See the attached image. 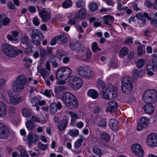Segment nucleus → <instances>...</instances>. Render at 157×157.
<instances>
[{
	"instance_id": "bb28decb",
	"label": "nucleus",
	"mask_w": 157,
	"mask_h": 157,
	"mask_svg": "<svg viewBox=\"0 0 157 157\" xmlns=\"http://www.w3.org/2000/svg\"><path fill=\"white\" fill-rule=\"evenodd\" d=\"M88 95L92 98L95 99L98 97V93L95 90L91 89L89 90L87 92Z\"/></svg>"
},
{
	"instance_id": "bf43d9fd",
	"label": "nucleus",
	"mask_w": 157,
	"mask_h": 157,
	"mask_svg": "<svg viewBox=\"0 0 157 157\" xmlns=\"http://www.w3.org/2000/svg\"><path fill=\"white\" fill-rule=\"evenodd\" d=\"M97 85L98 88H101L102 89L105 87H104V82L102 80L98 81L97 83Z\"/></svg>"
},
{
	"instance_id": "49530a36",
	"label": "nucleus",
	"mask_w": 157,
	"mask_h": 157,
	"mask_svg": "<svg viewBox=\"0 0 157 157\" xmlns=\"http://www.w3.org/2000/svg\"><path fill=\"white\" fill-rule=\"evenodd\" d=\"M136 17L138 19L142 21L143 24H144L145 23L146 20L142 14L141 13L137 14L136 15Z\"/></svg>"
},
{
	"instance_id": "ddd939ff",
	"label": "nucleus",
	"mask_w": 157,
	"mask_h": 157,
	"mask_svg": "<svg viewBox=\"0 0 157 157\" xmlns=\"http://www.w3.org/2000/svg\"><path fill=\"white\" fill-rule=\"evenodd\" d=\"M149 122V119L145 117H142L140 119L137 127L138 131H141L144 128L146 127Z\"/></svg>"
},
{
	"instance_id": "774afa93",
	"label": "nucleus",
	"mask_w": 157,
	"mask_h": 157,
	"mask_svg": "<svg viewBox=\"0 0 157 157\" xmlns=\"http://www.w3.org/2000/svg\"><path fill=\"white\" fill-rule=\"evenodd\" d=\"M151 24L155 27H157V20L155 19H151Z\"/></svg>"
},
{
	"instance_id": "864d4df0",
	"label": "nucleus",
	"mask_w": 157,
	"mask_h": 157,
	"mask_svg": "<svg viewBox=\"0 0 157 157\" xmlns=\"http://www.w3.org/2000/svg\"><path fill=\"white\" fill-rule=\"evenodd\" d=\"M129 5L131 7L133 8L134 10L138 11L139 10V9L137 6V4L134 2H131L129 3Z\"/></svg>"
},
{
	"instance_id": "2eb2a0df",
	"label": "nucleus",
	"mask_w": 157,
	"mask_h": 157,
	"mask_svg": "<svg viewBox=\"0 0 157 157\" xmlns=\"http://www.w3.org/2000/svg\"><path fill=\"white\" fill-rule=\"evenodd\" d=\"M8 129L2 123H0V139H5L9 135Z\"/></svg>"
},
{
	"instance_id": "aec40b11",
	"label": "nucleus",
	"mask_w": 157,
	"mask_h": 157,
	"mask_svg": "<svg viewBox=\"0 0 157 157\" xmlns=\"http://www.w3.org/2000/svg\"><path fill=\"white\" fill-rule=\"evenodd\" d=\"M145 70L144 69L139 70L135 69L132 71V76L134 78L142 77L145 75Z\"/></svg>"
},
{
	"instance_id": "37998d69",
	"label": "nucleus",
	"mask_w": 157,
	"mask_h": 157,
	"mask_svg": "<svg viewBox=\"0 0 157 157\" xmlns=\"http://www.w3.org/2000/svg\"><path fill=\"white\" fill-rule=\"evenodd\" d=\"M23 116L24 117H28L31 115V112L27 109H24L22 111Z\"/></svg>"
},
{
	"instance_id": "338daca9",
	"label": "nucleus",
	"mask_w": 157,
	"mask_h": 157,
	"mask_svg": "<svg viewBox=\"0 0 157 157\" xmlns=\"http://www.w3.org/2000/svg\"><path fill=\"white\" fill-rule=\"evenodd\" d=\"M10 33L14 38L17 37L19 35V32L17 31H12L10 32Z\"/></svg>"
},
{
	"instance_id": "680f3d73",
	"label": "nucleus",
	"mask_w": 157,
	"mask_h": 157,
	"mask_svg": "<svg viewBox=\"0 0 157 157\" xmlns=\"http://www.w3.org/2000/svg\"><path fill=\"white\" fill-rule=\"evenodd\" d=\"M133 43V40L131 37H130L127 38L125 41V44L128 45L132 44Z\"/></svg>"
},
{
	"instance_id": "79ce46f5",
	"label": "nucleus",
	"mask_w": 157,
	"mask_h": 157,
	"mask_svg": "<svg viewBox=\"0 0 157 157\" xmlns=\"http://www.w3.org/2000/svg\"><path fill=\"white\" fill-rule=\"evenodd\" d=\"M29 40V37L28 36L26 35H24L22 36L21 38V42L23 44H26Z\"/></svg>"
},
{
	"instance_id": "9b49d317",
	"label": "nucleus",
	"mask_w": 157,
	"mask_h": 157,
	"mask_svg": "<svg viewBox=\"0 0 157 157\" xmlns=\"http://www.w3.org/2000/svg\"><path fill=\"white\" fill-rule=\"evenodd\" d=\"M147 145L150 147H155L157 146V134L153 133L149 135L146 140Z\"/></svg>"
},
{
	"instance_id": "c756f323",
	"label": "nucleus",
	"mask_w": 157,
	"mask_h": 157,
	"mask_svg": "<svg viewBox=\"0 0 157 157\" xmlns=\"http://www.w3.org/2000/svg\"><path fill=\"white\" fill-rule=\"evenodd\" d=\"M86 15V11L84 9H81L79 12L78 16L81 19H84Z\"/></svg>"
},
{
	"instance_id": "8fccbe9b",
	"label": "nucleus",
	"mask_w": 157,
	"mask_h": 157,
	"mask_svg": "<svg viewBox=\"0 0 157 157\" xmlns=\"http://www.w3.org/2000/svg\"><path fill=\"white\" fill-rule=\"evenodd\" d=\"M78 19L76 18H72L68 20L67 23L70 25H74L77 23Z\"/></svg>"
},
{
	"instance_id": "0e129e2a",
	"label": "nucleus",
	"mask_w": 157,
	"mask_h": 157,
	"mask_svg": "<svg viewBox=\"0 0 157 157\" xmlns=\"http://www.w3.org/2000/svg\"><path fill=\"white\" fill-rule=\"evenodd\" d=\"M28 9L31 13H34L36 11L35 7L33 6H29Z\"/></svg>"
},
{
	"instance_id": "58836bf2",
	"label": "nucleus",
	"mask_w": 157,
	"mask_h": 157,
	"mask_svg": "<svg viewBox=\"0 0 157 157\" xmlns=\"http://www.w3.org/2000/svg\"><path fill=\"white\" fill-rule=\"evenodd\" d=\"M89 9L91 11H95L98 9V6L97 4L94 2L90 3L89 6Z\"/></svg>"
},
{
	"instance_id": "f8f14e48",
	"label": "nucleus",
	"mask_w": 157,
	"mask_h": 157,
	"mask_svg": "<svg viewBox=\"0 0 157 157\" xmlns=\"http://www.w3.org/2000/svg\"><path fill=\"white\" fill-rule=\"evenodd\" d=\"M157 68V61L150 60L147 63L146 69L147 71V74L149 75H154L153 71Z\"/></svg>"
},
{
	"instance_id": "4468645a",
	"label": "nucleus",
	"mask_w": 157,
	"mask_h": 157,
	"mask_svg": "<svg viewBox=\"0 0 157 157\" xmlns=\"http://www.w3.org/2000/svg\"><path fill=\"white\" fill-rule=\"evenodd\" d=\"M131 148L132 152L136 155L139 157H143L144 156V150L140 144H134L132 146Z\"/></svg>"
},
{
	"instance_id": "e433bc0d",
	"label": "nucleus",
	"mask_w": 157,
	"mask_h": 157,
	"mask_svg": "<svg viewBox=\"0 0 157 157\" xmlns=\"http://www.w3.org/2000/svg\"><path fill=\"white\" fill-rule=\"evenodd\" d=\"M26 125L27 128L29 130H31L33 129L34 127V123L30 120L26 121Z\"/></svg>"
},
{
	"instance_id": "473e14b6",
	"label": "nucleus",
	"mask_w": 157,
	"mask_h": 157,
	"mask_svg": "<svg viewBox=\"0 0 157 157\" xmlns=\"http://www.w3.org/2000/svg\"><path fill=\"white\" fill-rule=\"evenodd\" d=\"M34 134H30L28 136L27 138L26 136L24 137V140H25V139L27 138V140L28 142L29 145V147H30L32 145L33 140V139Z\"/></svg>"
},
{
	"instance_id": "cd10ccee",
	"label": "nucleus",
	"mask_w": 157,
	"mask_h": 157,
	"mask_svg": "<svg viewBox=\"0 0 157 157\" xmlns=\"http://www.w3.org/2000/svg\"><path fill=\"white\" fill-rule=\"evenodd\" d=\"M85 140V138L82 136H81L80 138L75 142L74 144L75 148H79L81 145L82 141H84Z\"/></svg>"
},
{
	"instance_id": "052dcab7",
	"label": "nucleus",
	"mask_w": 157,
	"mask_h": 157,
	"mask_svg": "<svg viewBox=\"0 0 157 157\" xmlns=\"http://www.w3.org/2000/svg\"><path fill=\"white\" fill-rule=\"evenodd\" d=\"M39 99L37 97H34L32 98L30 100V102L32 104H34V105L38 102Z\"/></svg>"
},
{
	"instance_id": "de8ad7c7",
	"label": "nucleus",
	"mask_w": 157,
	"mask_h": 157,
	"mask_svg": "<svg viewBox=\"0 0 157 157\" xmlns=\"http://www.w3.org/2000/svg\"><path fill=\"white\" fill-rule=\"evenodd\" d=\"M128 52V48L126 47L122 48L121 50V54L125 56L127 55Z\"/></svg>"
},
{
	"instance_id": "f03ea898",
	"label": "nucleus",
	"mask_w": 157,
	"mask_h": 157,
	"mask_svg": "<svg viewBox=\"0 0 157 157\" xmlns=\"http://www.w3.org/2000/svg\"><path fill=\"white\" fill-rule=\"evenodd\" d=\"M72 72V71L69 67L64 66L60 68L57 71L56 78L58 79L63 78L64 80H60L56 82L59 85H64L66 82L65 80L69 78Z\"/></svg>"
},
{
	"instance_id": "5fc2aeb1",
	"label": "nucleus",
	"mask_w": 157,
	"mask_h": 157,
	"mask_svg": "<svg viewBox=\"0 0 157 157\" xmlns=\"http://www.w3.org/2000/svg\"><path fill=\"white\" fill-rule=\"evenodd\" d=\"M20 154L21 157H29L25 149H21L20 151Z\"/></svg>"
},
{
	"instance_id": "c9c22d12",
	"label": "nucleus",
	"mask_w": 157,
	"mask_h": 157,
	"mask_svg": "<svg viewBox=\"0 0 157 157\" xmlns=\"http://www.w3.org/2000/svg\"><path fill=\"white\" fill-rule=\"evenodd\" d=\"M97 125L100 127H105L106 125V122L104 118H102L100 117V120L98 121L97 123Z\"/></svg>"
},
{
	"instance_id": "a18cd8bd",
	"label": "nucleus",
	"mask_w": 157,
	"mask_h": 157,
	"mask_svg": "<svg viewBox=\"0 0 157 157\" xmlns=\"http://www.w3.org/2000/svg\"><path fill=\"white\" fill-rule=\"evenodd\" d=\"M92 48L93 51L94 52H97L98 51H101V49L98 48L97 44L96 42H94L92 44Z\"/></svg>"
},
{
	"instance_id": "13d9d810",
	"label": "nucleus",
	"mask_w": 157,
	"mask_h": 157,
	"mask_svg": "<svg viewBox=\"0 0 157 157\" xmlns=\"http://www.w3.org/2000/svg\"><path fill=\"white\" fill-rule=\"evenodd\" d=\"M10 21V20L9 18L7 17H5L3 18L2 20V23L4 25H7L9 24Z\"/></svg>"
},
{
	"instance_id": "423d86ee",
	"label": "nucleus",
	"mask_w": 157,
	"mask_h": 157,
	"mask_svg": "<svg viewBox=\"0 0 157 157\" xmlns=\"http://www.w3.org/2000/svg\"><path fill=\"white\" fill-rule=\"evenodd\" d=\"M76 71L80 76L87 78L92 77L94 75L93 72L90 71L89 67L84 65L77 67Z\"/></svg>"
},
{
	"instance_id": "603ef678",
	"label": "nucleus",
	"mask_w": 157,
	"mask_h": 157,
	"mask_svg": "<svg viewBox=\"0 0 157 157\" xmlns=\"http://www.w3.org/2000/svg\"><path fill=\"white\" fill-rule=\"evenodd\" d=\"M7 38L8 40L12 41L13 43L17 42V38H14L13 36L10 34L8 35L7 36Z\"/></svg>"
},
{
	"instance_id": "4be33fe9",
	"label": "nucleus",
	"mask_w": 157,
	"mask_h": 157,
	"mask_svg": "<svg viewBox=\"0 0 157 157\" xmlns=\"http://www.w3.org/2000/svg\"><path fill=\"white\" fill-rule=\"evenodd\" d=\"M67 114L70 115L71 117V120L70 122V124L72 125H74L76 120L79 118V116L78 114L76 113L73 112L72 111H68Z\"/></svg>"
},
{
	"instance_id": "1a4fd4ad",
	"label": "nucleus",
	"mask_w": 157,
	"mask_h": 157,
	"mask_svg": "<svg viewBox=\"0 0 157 157\" xmlns=\"http://www.w3.org/2000/svg\"><path fill=\"white\" fill-rule=\"evenodd\" d=\"M9 100L11 103L14 105H17L23 100L22 97L18 94H15L14 91L10 90L8 92Z\"/></svg>"
},
{
	"instance_id": "4d7b16f0",
	"label": "nucleus",
	"mask_w": 157,
	"mask_h": 157,
	"mask_svg": "<svg viewBox=\"0 0 157 157\" xmlns=\"http://www.w3.org/2000/svg\"><path fill=\"white\" fill-rule=\"evenodd\" d=\"M61 40L63 43H66L68 41V39L67 38L66 35L65 34H63L61 36Z\"/></svg>"
},
{
	"instance_id": "e2e57ef3",
	"label": "nucleus",
	"mask_w": 157,
	"mask_h": 157,
	"mask_svg": "<svg viewBox=\"0 0 157 157\" xmlns=\"http://www.w3.org/2000/svg\"><path fill=\"white\" fill-rule=\"evenodd\" d=\"M76 125L78 128L81 129L84 126V123L80 121L76 123Z\"/></svg>"
},
{
	"instance_id": "b1692460",
	"label": "nucleus",
	"mask_w": 157,
	"mask_h": 157,
	"mask_svg": "<svg viewBox=\"0 0 157 157\" xmlns=\"http://www.w3.org/2000/svg\"><path fill=\"white\" fill-rule=\"evenodd\" d=\"M109 126L113 131H115L118 128V123L116 119H111L109 121Z\"/></svg>"
},
{
	"instance_id": "3c124183",
	"label": "nucleus",
	"mask_w": 157,
	"mask_h": 157,
	"mask_svg": "<svg viewBox=\"0 0 157 157\" xmlns=\"http://www.w3.org/2000/svg\"><path fill=\"white\" fill-rule=\"evenodd\" d=\"M52 93V92L51 90L47 89L45 90L42 93L43 94L48 97H51Z\"/></svg>"
},
{
	"instance_id": "9d476101",
	"label": "nucleus",
	"mask_w": 157,
	"mask_h": 157,
	"mask_svg": "<svg viewBox=\"0 0 157 157\" xmlns=\"http://www.w3.org/2000/svg\"><path fill=\"white\" fill-rule=\"evenodd\" d=\"M132 85L127 78L123 79L121 85L122 92L124 94H129L132 91Z\"/></svg>"
},
{
	"instance_id": "7ed1b4c3",
	"label": "nucleus",
	"mask_w": 157,
	"mask_h": 157,
	"mask_svg": "<svg viewBox=\"0 0 157 157\" xmlns=\"http://www.w3.org/2000/svg\"><path fill=\"white\" fill-rule=\"evenodd\" d=\"M117 95L116 88L109 84L102 88L101 95L103 99L110 100L115 98Z\"/></svg>"
},
{
	"instance_id": "f704fd0d",
	"label": "nucleus",
	"mask_w": 157,
	"mask_h": 157,
	"mask_svg": "<svg viewBox=\"0 0 157 157\" xmlns=\"http://www.w3.org/2000/svg\"><path fill=\"white\" fill-rule=\"evenodd\" d=\"M72 2L71 0H66L62 4V6L64 8H67L71 6Z\"/></svg>"
},
{
	"instance_id": "39448f33",
	"label": "nucleus",
	"mask_w": 157,
	"mask_h": 157,
	"mask_svg": "<svg viewBox=\"0 0 157 157\" xmlns=\"http://www.w3.org/2000/svg\"><path fill=\"white\" fill-rule=\"evenodd\" d=\"M27 82V78L23 75H20L14 80L13 83V88L17 91H21L25 88Z\"/></svg>"
},
{
	"instance_id": "6ab92c4d",
	"label": "nucleus",
	"mask_w": 157,
	"mask_h": 157,
	"mask_svg": "<svg viewBox=\"0 0 157 157\" xmlns=\"http://www.w3.org/2000/svg\"><path fill=\"white\" fill-rule=\"evenodd\" d=\"M39 14L42 20L44 21H47L50 19V14L47 11L43 10H39Z\"/></svg>"
},
{
	"instance_id": "412c9836",
	"label": "nucleus",
	"mask_w": 157,
	"mask_h": 157,
	"mask_svg": "<svg viewBox=\"0 0 157 157\" xmlns=\"http://www.w3.org/2000/svg\"><path fill=\"white\" fill-rule=\"evenodd\" d=\"M62 107L61 103L59 102L57 104L55 102L52 103L50 106V111L52 113H55L57 109L60 110Z\"/></svg>"
},
{
	"instance_id": "4c0bfd02",
	"label": "nucleus",
	"mask_w": 157,
	"mask_h": 157,
	"mask_svg": "<svg viewBox=\"0 0 157 157\" xmlns=\"http://www.w3.org/2000/svg\"><path fill=\"white\" fill-rule=\"evenodd\" d=\"M94 153L99 157H101L102 155V152L101 150L96 146L94 147L93 148Z\"/></svg>"
},
{
	"instance_id": "5701e85b",
	"label": "nucleus",
	"mask_w": 157,
	"mask_h": 157,
	"mask_svg": "<svg viewBox=\"0 0 157 157\" xmlns=\"http://www.w3.org/2000/svg\"><path fill=\"white\" fill-rule=\"evenodd\" d=\"M145 112L149 114H152L154 111V108L151 104L145 105L143 107Z\"/></svg>"
},
{
	"instance_id": "f3484780",
	"label": "nucleus",
	"mask_w": 157,
	"mask_h": 157,
	"mask_svg": "<svg viewBox=\"0 0 157 157\" xmlns=\"http://www.w3.org/2000/svg\"><path fill=\"white\" fill-rule=\"evenodd\" d=\"M100 117L99 116H95V117H91L90 120L87 118L82 119L85 120L86 123V127H88L89 124L91 125H94L96 124H97L98 121L100 120Z\"/></svg>"
},
{
	"instance_id": "a878e982",
	"label": "nucleus",
	"mask_w": 157,
	"mask_h": 157,
	"mask_svg": "<svg viewBox=\"0 0 157 157\" xmlns=\"http://www.w3.org/2000/svg\"><path fill=\"white\" fill-rule=\"evenodd\" d=\"M103 21L105 24H108L110 22L113 21L114 20V17L110 15H106L103 17Z\"/></svg>"
},
{
	"instance_id": "a211bd4d",
	"label": "nucleus",
	"mask_w": 157,
	"mask_h": 157,
	"mask_svg": "<svg viewBox=\"0 0 157 157\" xmlns=\"http://www.w3.org/2000/svg\"><path fill=\"white\" fill-rule=\"evenodd\" d=\"M64 118L62 120L60 124L58 125V128L60 131H63L66 128L68 123V117L65 115L64 116Z\"/></svg>"
},
{
	"instance_id": "6e6d98bb",
	"label": "nucleus",
	"mask_w": 157,
	"mask_h": 157,
	"mask_svg": "<svg viewBox=\"0 0 157 157\" xmlns=\"http://www.w3.org/2000/svg\"><path fill=\"white\" fill-rule=\"evenodd\" d=\"M142 47H144V49L145 48V46L144 45H142L141 46H139L137 48L138 54L140 56L143 53V50L142 48Z\"/></svg>"
},
{
	"instance_id": "72a5a7b5",
	"label": "nucleus",
	"mask_w": 157,
	"mask_h": 157,
	"mask_svg": "<svg viewBox=\"0 0 157 157\" xmlns=\"http://www.w3.org/2000/svg\"><path fill=\"white\" fill-rule=\"evenodd\" d=\"M101 139L104 142H109L110 140V137L109 135L105 133H103L100 135Z\"/></svg>"
},
{
	"instance_id": "2f4dec72",
	"label": "nucleus",
	"mask_w": 157,
	"mask_h": 157,
	"mask_svg": "<svg viewBox=\"0 0 157 157\" xmlns=\"http://www.w3.org/2000/svg\"><path fill=\"white\" fill-rule=\"evenodd\" d=\"M39 72L41 75L42 77L46 79L47 75H49L51 73V71L49 70H47V71L44 68H42L40 70Z\"/></svg>"
},
{
	"instance_id": "dca6fc26",
	"label": "nucleus",
	"mask_w": 157,
	"mask_h": 157,
	"mask_svg": "<svg viewBox=\"0 0 157 157\" xmlns=\"http://www.w3.org/2000/svg\"><path fill=\"white\" fill-rule=\"evenodd\" d=\"M108 105L106 108V111L110 113L114 112L118 107L117 102L115 101H109L108 103Z\"/></svg>"
},
{
	"instance_id": "20e7f679",
	"label": "nucleus",
	"mask_w": 157,
	"mask_h": 157,
	"mask_svg": "<svg viewBox=\"0 0 157 157\" xmlns=\"http://www.w3.org/2000/svg\"><path fill=\"white\" fill-rule=\"evenodd\" d=\"M144 101L147 103H154L157 99V92L154 90L149 89L146 90L143 96Z\"/></svg>"
},
{
	"instance_id": "c03bdc74",
	"label": "nucleus",
	"mask_w": 157,
	"mask_h": 157,
	"mask_svg": "<svg viewBox=\"0 0 157 157\" xmlns=\"http://www.w3.org/2000/svg\"><path fill=\"white\" fill-rule=\"evenodd\" d=\"M32 22L33 24L36 26H38L40 23L39 19L36 16L33 18Z\"/></svg>"
},
{
	"instance_id": "6e6552de",
	"label": "nucleus",
	"mask_w": 157,
	"mask_h": 157,
	"mask_svg": "<svg viewBox=\"0 0 157 157\" xmlns=\"http://www.w3.org/2000/svg\"><path fill=\"white\" fill-rule=\"evenodd\" d=\"M4 53L7 56L13 57L16 56V48L8 44L4 43L2 46Z\"/></svg>"
},
{
	"instance_id": "393cba45",
	"label": "nucleus",
	"mask_w": 157,
	"mask_h": 157,
	"mask_svg": "<svg viewBox=\"0 0 157 157\" xmlns=\"http://www.w3.org/2000/svg\"><path fill=\"white\" fill-rule=\"evenodd\" d=\"M6 114V108L5 103L0 101V117H3Z\"/></svg>"
},
{
	"instance_id": "7c9ffc66",
	"label": "nucleus",
	"mask_w": 157,
	"mask_h": 157,
	"mask_svg": "<svg viewBox=\"0 0 157 157\" xmlns=\"http://www.w3.org/2000/svg\"><path fill=\"white\" fill-rule=\"evenodd\" d=\"M69 134L71 137H76L78 135L79 131L77 129H72L69 131Z\"/></svg>"
},
{
	"instance_id": "69168bd1",
	"label": "nucleus",
	"mask_w": 157,
	"mask_h": 157,
	"mask_svg": "<svg viewBox=\"0 0 157 157\" xmlns=\"http://www.w3.org/2000/svg\"><path fill=\"white\" fill-rule=\"evenodd\" d=\"M7 5L8 7L11 10H14L15 9V7L11 2H8L7 3Z\"/></svg>"
},
{
	"instance_id": "ea45409f",
	"label": "nucleus",
	"mask_w": 157,
	"mask_h": 157,
	"mask_svg": "<svg viewBox=\"0 0 157 157\" xmlns=\"http://www.w3.org/2000/svg\"><path fill=\"white\" fill-rule=\"evenodd\" d=\"M145 60L143 59H139L136 63V66L138 68H141L144 65Z\"/></svg>"
},
{
	"instance_id": "f257e3e1",
	"label": "nucleus",
	"mask_w": 157,
	"mask_h": 157,
	"mask_svg": "<svg viewBox=\"0 0 157 157\" xmlns=\"http://www.w3.org/2000/svg\"><path fill=\"white\" fill-rule=\"evenodd\" d=\"M60 99L67 107L70 109H76L78 107V103L76 98L71 93L66 92L64 96L60 97Z\"/></svg>"
},
{
	"instance_id": "c85d7f7f",
	"label": "nucleus",
	"mask_w": 157,
	"mask_h": 157,
	"mask_svg": "<svg viewBox=\"0 0 157 157\" xmlns=\"http://www.w3.org/2000/svg\"><path fill=\"white\" fill-rule=\"evenodd\" d=\"M67 88V86H62L55 87L54 89V92L56 94H59L63 90H66Z\"/></svg>"
},
{
	"instance_id": "0eeeda50",
	"label": "nucleus",
	"mask_w": 157,
	"mask_h": 157,
	"mask_svg": "<svg viewBox=\"0 0 157 157\" xmlns=\"http://www.w3.org/2000/svg\"><path fill=\"white\" fill-rule=\"evenodd\" d=\"M68 84L73 89L78 90L82 86L83 81L80 78L73 76L69 78Z\"/></svg>"
},
{
	"instance_id": "a19ab883",
	"label": "nucleus",
	"mask_w": 157,
	"mask_h": 157,
	"mask_svg": "<svg viewBox=\"0 0 157 157\" xmlns=\"http://www.w3.org/2000/svg\"><path fill=\"white\" fill-rule=\"evenodd\" d=\"M37 147L39 149L43 151H45L48 147V145L47 144H44L39 142L38 144Z\"/></svg>"
},
{
	"instance_id": "09e8293b",
	"label": "nucleus",
	"mask_w": 157,
	"mask_h": 157,
	"mask_svg": "<svg viewBox=\"0 0 157 157\" xmlns=\"http://www.w3.org/2000/svg\"><path fill=\"white\" fill-rule=\"evenodd\" d=\"M76 6L78 8H80L85 6V3L83 1L78 0L75 2Z\"/></svg>"
}]
</instances>
